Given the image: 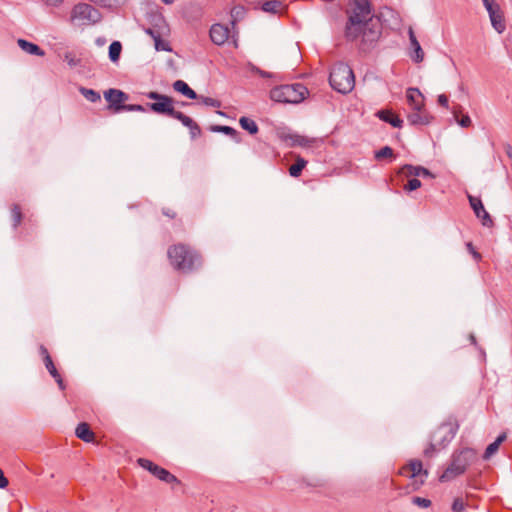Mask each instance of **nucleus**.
Listing matches in <instances>:
<instances>
[{"label":"nucleus","instance_id":"1","mask_svg":"<svg viewBox=\"0 0 512 512\" xmlns=\"http://www.w3.org/2000/svg\"><path fill=\"white\" fill-rule=\"evenodd\" d=\"M345 39L354 42L360 39L359 49L370 51L382 34V24L373 14L370 0H351L346 9Z\"/></svg>","mask_w":512,"mask_h":512},{"label":"nucleus","instance_id":"2","mask_svg":"<svg viewBox=\"0 0 512 512\" xmlns=\"http://www.w3.org/2000/svg\"><path fill=\"white\" fill-rule=\"evenodd\" d=\"M168 258L171 265L184 273H190L198 270L202 264L203 259L201 254L186 244H175L168 248Z\"/></svg>","mask_w":512,"mask_h":512},{"label":"nucleus","instance_id":"3","mask_svg":"<svg viewBox=\"0 0 512 512\" xmlns=\"http://www.w3.org/2000/svg\"><path fill=\"white\" fill-rule=\"evenodd\" d=\"M477 461V451L473 448H463L455 451L451 456V462L444 470L439 480L448 482L464 474L469 466Z\"/></svg>","mask_w":512,"mask_h":512},{"label":"nucleus","instance_id":"4","mask_svg":"<svg viewBox=\"0 0 512 512\" xmlns=\"http://www.w3.org/2000/svg\"><path fill=\"white\" fill-rule=\"evenodd\" d=\"M330 86L337 92L347 94L355 86V76L352 68L343 63H336L329 75Z\"/></svg>","mask_w":512,"mask_h":512},{"label":"nucleus","instance_id":"5","mask_svg":"<svg viewBox=\"0 0 512 512\" xmlns=\"http://www.w3.org/2000/svg\"><path fill=\"white\" fill-rule=\"evenodd\" d=\"M308 89L301 83L280 85L270 91L271 100L279 103L297 104L308 95Z\"/></svg>","mask_w":512,"mask_h":512},{"label":"nucleus","instance_id":"6","mask_svg":"<svg viewBox=\"0 0 512 512\" xmlns=\"http://www.w3.org/2000/svg\"><path fill=\"white\" fill-rule=\"evenodd\" d=\"M146 96L148 99L153 100V102L147 103L149 111L157 115H162L173 119H177L179 117L178 115L181 114L180 111L175 110L174 99L172 97L156 91H150L146 93Z\"/></svg>","mask_w":512,"mask_h":512},{"label":"nucleus","instance_id":"7","mask_svg":"<svg viewBox=\"0 0 512 512\" xmlns=\"http://www.w3.org/2000/svg\"><path fill=\"white\" fill-rule=\"evenodd\" d=\"M101 19L100 11L88 3L76 4L70 13V21L77 25H95Z\"/></svg>","mask_w":512,"mask_h":512},{"label":"nucleus","instance_id":"8","mask_svg":"<svg viewBox=\"0 0 512 512\" xmlns=\"http://www.w3.org/2000/svg\"><path fill=\"white\" fill-rule=\"evenodd\" d=\"M459 429V424L455 418L441 424L431 435L432 440L438 444L439 448H445L455 437Z\"/></svg>","mask_w":512,"mask_h":512},{"label":"nucleus","instance_id":"9","mask_svg":"<svg viewBox=\"0 0 512 512\" xmlns=\"http://www.w3.org/2000/svg\"><path fill=\"white\" fill-rule=\"evenodd\" d=\"M137 463L143 469L149 471L153 476H155L160 481H163L167 484L171 485H180L181 481L172 473H170L165 468L155 464L149 459L139 458Z\"/></svg>","mask_w":512,"mask_h":512},{"label":"nucleus","instance_id":"10","mask_svg":"<svg viewBox=\"0 0 512 512\" xmlns=\"http://www.w3.org/2000/svg\"><path fill=\"white\" fill-rule=\"evenodd\" d=\"M484 7L486 8L492 27L499 33H503L506 30V23L504 13L500 5L496 0H482Z\"/></svg>","mask_w":512,"mask_h":512},{"label":"nucleus","instance_id":"11","mask_svg":"<svg viewBox=\"0 0 512 512\" xmlns=\"http://www.w3.org/2000/svg\"><path fill=\"white\" fill-rule=\"evenodd\" d=\"M104 98L109 103L108 109L114 113L124 111L125 102L129 99V95L122 90L110 88L104 92Z\"/></svg>","mask_w":512,"mask_h":512},{"label":"nucleus","instance_id":"12","mask_svg":"<svg viewBox=\"0 0 512 512\" xmlns=\"http://www.w3.org/2000/svg\"><path fill=\"white\" fill-rule=\"evenodd\" d=\"M468 200L476 217L481 220L482 225L485 227H492L494 222L490 214L485 210L482 200L479 197L472 195H468Z\"/></svg>","mask_w":512,"mask_h":512},{"label":"nucleus","instance_id":"13","mask_svg":"<svg viewBox=\"0 0 512 512\" xmlns=\"http://www.w3.org/2000/svg\"><path fill=\"white\" fill-rule=\"evenodd\" d=\"M399 474L409 477L416 478L419 476H428V471L423 469L422 462L420 460H411L407 465L403 466L399 470Z\"/></svg>","mask_w":512,"mask_h":512},{"label":"nucleus","instance_id":"14","mask_svg":"<svg viewBox=\"0 0 512 512\" xmlns=\"http://www.w3.org/2000/svg\"><path fill=\"white\" fill-rule=\"evenodd\" d=\"M407 119L410 125L417 126L430 124L433 117L425 107H419L418 109H413L412 112L408 114Z\"/></svg>","mask_w":512,"mask_h":512},{"label":"nucleus","instance_id":"15","mask_svg":"<svg viewBox=\"0 0 512 512\" xmlns=\"http://www.w3.org/2000/svg\"><path fill=\"white\" fill-rule=\"evenodd\" d=\"M230 30L222 24H213L210 28L211 41L216 45H223L229 38Z\"/></svg>","mask_w":512,"mask_h":512},{"label":"nucleus","instance_id":"16","mask_svg":"<svg viewBox=\"0 0 512 512\" xmlns=\"http://www.w3.org/2000/svg\"><path fill=\"white\" fill-rule=\"evenodd\" d=\"M399 173L405 174L407 176H414V177L435 178V175L427 168H425L423 166H414L411 164L403 165L401 167Z\"/></svg>","mask_w":512,"mask_h":512},{"label":"nucleus","instance_id":"17","mask_svg":"<svg viewBox=\"0 0 512 512\" xmlns=\"http://www.w3.org/2000/svg\"><path fill=\"white\" fill-rule=\"evenodd\" d=\"M178 116L179 117L177 118V120L189 129L190 137L192 140L201 136L202 130L197 122H195L191 117L185 115L182 112Z\"/></svg>","mask_w":512,"mask_h":512},{"label":"nucleus","instance_id":"18","mask_svg":"<svg viewBox=\"0 0 512 512\" xmlns=\"http://www.w3.org/2000/svg\"><path fill=\"white\" fill-rule=\"evenodd\" d=\"M406 98L412 110L424 107V97L418 88H408Z\"/></svg>","mask_w":512,"mask_h":512},{"label":"nucleus","instance_id":"19","mask_svg":"<svg viewBox=\"0 0 512 512\" xmlns=\"http://www.w3.org/2000/svg\"><path fill=\"white\" fill-rule=\"evenodd\" d=\"M408 35H409L411 47L414 51V55H411V57L416 63H420L424 59V52H423V50L420 46V43L418 42V40L415 36V33L411 27L408 30Z\"/></svg>","mask_w":512,"mask_h":512},{"label":"nucleus","instance_id":"20","mask_svg":"<svg viewBox=\"0 0 512 512\" xmlns=\"http://www.w3.org/2000/svg\"><path fill=\"white\" fill-rule=\"evenodd\" d=\"M76 436L84 442L90 443L95 439V434L86 422H81L75 429Z\"/></svg>","mask_w":512,"mask_h":512},{"label":"nucleus","instance_id":"21","mask_svg":"<svg viewBox=\"0 0 512 512\" xmlns=\"http://www.w3.org/2000/svg\"><path fill=\"white\" fill-rule=\"evenodd\" d=\"M173 89L191 100L199 98V95L183 80H176L173 83Z\"/></svg>","mask_w":512,"mask_h":512},{"label":"nucleus","instance_id":"22","mask_svg":"<svg viewBox=\"0 0 512 512\" xmlns=\"http://www.w3.org/2000/svg\"><path fill=\"white\" fill-rule=\"evenodd\" d=\"M377 115L382 121L389 123L395 128H401L403 126V120L389 110H381Z\"/></svg>","mask_w":512,"mask_h":512},{"label":"nucleus","instance_id":"23","mask_svg":"<svg viewBox=\"0 0 512 512\" xmlns=\"http://www.w3.org/2000/svg\"><path fill=\"white\" fill-rule=\"evenodd\" d=\"M18 46L28 54L36 56H44L45 52L38 45L29 42L25 39H18Z\"/></svg>","mask_w":512,"mask_h":512},{"label":"nucleus","instance_id":"24","mask_svg":"<svg viewBox=\"0 0 512 512\" xmlns=\"http://www.w3.org/2000/svg\"><path fill=\"white\" fill-rule=\"evenodd\" d=\"M506 438V433H501L494 442L487 446L483 454V459L488 460L493 454H495L498 451L499 446L506 440Z\"/></svg>","mask_w":512,"mask_h":512},{"label":"nucleus","instance_id":"25","mask_svg":"<svg viewBox=\"0 0 512 512\" xmlns=\"http://www.w3.org/2000/svg\"><path fill=\"white\" fill-rule=\"evenodd\" d=\"M212 132H219L232 137L237 143L241 142L239 132L230 126L225 125H212L210 127Z\"/></svg>","mask_w":512,"mask_h":512},{"label":"nucleus","instance_id":"26","mask_svg":"<svg viewBox=\"0 0 512 512\" xmlns=\"http://www.w3.org/2000/svg\"><path fill=\"white\" fill-rule=\"evenodd\" d=\"M283 8H284V4H283V2H281L279 0H268V1H265L261 6V9L264 12L271 13V14L280 13L283 10Z\"/></svg>","mask_w":512,"mask_h":512},{"label":"nucleus","instance_id":"27","mask_svg":"<svg viewBox=\"0 0 512 512\" xmlns=\"http://www.w3.org/2000/svg\"><path fill=\"white\" fill-rule=\"evenodd\" d=\"M239 124L242 129L246 130L251 135H255L259 131L257 123L249 117H246V116L241 117L239 119Z\"/></svg>","mask_w":512,"mask_h":512},{"label":"nucleus","instance_id":"28","mask_svg":"<svg viewBox=\"0 0 512 512\" xmlns=\"http://www.w3.org/2000/svg\"><path fill=\"white\" fill-rule=\"evenodd\" d=\"M122 52V44L119 41H113L109 46V59L113 63H117Z\"/></svg>","mask_w":512,"mask_h":512},{"label":"nucleus","instance_id":"29","mask_svg":"<svg viewBox=\"0 0 512 512\" xmlns=\"http://www.w3.org/2000/svg\"><path fill=\"white\" fill-rule=\"evenodd\" d=\"M307 161L301 157H298L294 164L289 167L290 176L297 178L301 175L303 169L305 168Z\"/></svg>","mask_w":512,"mask_h":512},{"label":"nucleus","instance_id":"30","mask_svg":"<svg viewBox=\"0 0 512 512\" xmlns=\"http://www.w3.org/2000/svg\"><path fill=\"white\" fill-rule=\"evenodd\" d=\"M461 112V106L454 107L452 110L454 119L456 122L463 128H467L471 125L472 121L468 114L463 115L461 118L458 117L459 113Z\"/></svg>","mask_w":512,"mask_h":512},{"label":"nucleus","instance_id":"31","mask_svg":"<svg viewBox=\"0 0 512 512\" xmlns=\"http://www.w3.org/2000/svg\"><path fill=\"white\" fill-rule=\"evenodd\" d=\"M374 158L378 161L386 158L393 160L396 158V155L391 147L384 146L380 150L375 152Z\"/></svg>","mask_w":512,"mask_h":512},{"label":"nucleus","instance_id":"32","mask_svg":"<svg viewBox=\"0 0 512 512\" xmlns=\"http://www.w3.org/2000/svg\"><path fill=\"white\" fill-rule=\"evenodd\" d=\"M79 92L90 102L92 103H95V102H98L100 101L101 99V96H100V93L93 90V89H90V88H86V87H80L79 88Z\"/></svg>","mask_w":512,"mask_h":512},{"label":"nucleus","instance_id":"33","mask_svg":"<svg viewBox=\"0 0 512 512\" xmlns=\"http://www.w3.org/2000/svg\"><path fill=\"white\" fill-rule=\"evenodd\" d=\"M11 217H12V222H13L12 223L13 228L16 229L21 224L22 218H23V214H22L20 205H18V204L12 205Z\"/></svg>","mask_w":512,"mask_h":512},{"label":"nucleus","instance_id":"34","mask_svg":"<svg viewBox=\"0 0 512 512\" xmlns=\"http://www.w3.org/2000/svg\"><path fill=\"white\" fill-rule=\"evenodd\" d=\"M245 13H246V10L244 8V6L242 5H238V6H234L232 9H231V23L233 25H235L238 21L242 20L245 16Z\"/></svg>","mask_w":512,"mask_h":512},{"label":"nucleus","instance_id":"35","mask_svg":"<svg viewBox=\"0 0 512 512\" xmlns=\"http://www.w3.org/2000/svg\"><path fill=\"white\" fill-rule=\"evenodd\" d=\"M442 448L438 447V444L431 439L429 445L424 449V455L428 458L434 456V454L440 451Z\"/></svg>","mask_w":512,"mask_h":512},{"label":"nucleus","instance_id":"36","mask_svg":"<svg viewBox=\"0 0 512 512\" xmlns=\"http://www.w3.org/2000/svg\"><path fill=\"white\" fill-rule=\"evenodd\" d=\"M197 100H201V102L203 104H205L206 106H211V107H215V108L221 107V101L211 98V97L199 95V98Z\"/></svg>","mask_w":512,"mask_h":512},{"label":"nucleus","instance_id":"37","mask_svg":"<svg viewBox=\"0 0 512 512\" xmlns=\"http://www.w3.org/2000/svg\"><path fill=\"white\" fill-rule=\"evenodd\" d=\"M411 501L414 505L421 508H429L432 505L431 500L419 496L412 497Z\"/></svg>","mask_w":512,"mask_h":512},{"label":"nucleus","instance_id":"38","mask_svg":"<svg viewBox=\"0 0 512 512\" xmlns=\"http://www.w3.org/2000/svg\"><path fill=\"white\" fill-rule=\"evenodd\" d=\"M124 111L143 112V113H145V112L148 111V107H147V104L146 105H141V104H125Z\"/></svg>","mask_w":512,"mask_h":512},{"label":"nucleus","instance_id":"39","mask_svg":"<svg viewBox=\"0 0 512 512\" xmlns=\"http://www.w3.org/2000/svg\"><path fill=\"white\" fill-rule=\"evenodd\" d=\"M420 187H421V181L417 177H414L407 182V184L404 186V190L407 192H411Z\"/></svg>","mask_w":512,"mask_h":512},{"label":"nucleus","instance_id":"40","mask_svg":"<svg viewBox=\"0 0 512 512\" xmlns=\"http://www.w3.org/2000/svg\"><path fill=\"white\" fill-rule=\"evenodd\" d=\"M155 49L157 51H172V48L168 42L163 41L161 38L155 42Z\"/></svg>","mask_w":512,"mask_h":512},{"label":"nucleus","instance_id":"41","mask_svg":"<svg viewBox=\"0 0 512 512\" xmlns=\"http://www.w3.org/2000/svg\"><path fill=\"white\" fill-rule=\"evenodd\" d=\"M465 509V504L461 498H455L452 503V510L454 512H463Z\"/></svg>","mask_w":512,"mask_h":512},{"label":"nucleus","instance_id":"42","mask_svg":"<svg viewBox=\"0 0 512 512\" xmlns=\"http://www.w3.org/2000/svg\"><path fill=\"white\" fill-rule=\"evenodd\" d=\"M307 143H308V140L305 137H303V136L295 135L293 137V144L294 145L306 146Z\"/></svg>","mask_w":512,"mask_h":512},{"label":"nucleus","instance_id":"43","mask_svg":"<svg viewBox=\"0 0 512 512\" xmlns=\"http://www.w3.org/2000/svg\"><path fill=\"white\" fill-rule=\"evenodd\" d=\"M466 246H467V249L469 250V252L472 254L473 258H474L476 261L481 260V254H480L479 252H477V251L474 249V247H473V245H472V243H471V242H468V243L466 244Z\"/></svg>","mask_w":512,"mask_h":512},{"label":"nucleus","instance_id":"44","mask_svg":"<svg viewBox=\"0 0 512 512\" xmlns=\"http://www.w3.org/2000/svg\"><path fill=\"white\" fill-rule=\"evenodd\" d=\"M437 102L440 106L444 107V108H448L449 107V100H448V97L445 95V94H440L437 98Z\"/></svg>","mask_w":512,"mask_h":512},{"label":"nucleus","instance_id":"45","mask_svg":"<svg viewBox=\"0 0 512 512\" xmlns=\"http://www.w3.org/2000/svg\"><path fill=\"white\" fill-rule=\"evenodd\" d=\"M145 33L151 36L153 38L154 42H156L158 39L161 38V35L158 31L152 29V28H146Z\"/></svg>","mask_w":512,"mask_h":512},{"label":"nucleus","instance_id":"46","mask_svg":"<svg viewBox=\"0 0 512 512\" xmlns=\"http://www.w3.org/2000/svg\"><path fill=\"white\" fill-rule=\"evenodd\" d=\"M39 353L42 356L43 362L52 358L48 352V349L44 345L39 346Z\"/></svg>","mask_w":512,"mask_h":512},{"label":"nucleus","instance_id":"47","mask_svg":"<svg viewBox=\"0 0 512 512\" xmlns=\"http://www.w3.org/2000/svg\"><path fill=\"white\" fill-rule=\"evenodd\" d=\"M162 214L170 219H175L177 216V213L173 209L167 207L162 208Z\"/></svg>","mask_w":512,"mask_h":512},{"label":"nucleus","instance_id":"48","mask_svg":"<svg viewBox=\"0 0 512 512\" xmlns=\"http://www.w3.org/2000/svg\"><path fill=\"white\" fill-rule=\"evenodd\" d=\"M44 365L46 367V369L48 370L49 374L53 373L54 371L57 370V368L55 367L54 365V362L51 359H47L45 362H44Z\"/></svg>","mask_w":512,"mask_h":512},{"label":"nucleus","instance_id":"49","mask_svg":"<svg viewBox=\"0 0 512 512\" xmlns=\"http://www.w3.org/2000/svg\"><path fill=\"white\" fill-rule=\"evenodd\" d=\"M9 482L8 479L5 477L2 469L0 468V488L4 489L8 486Z\"/></svg>","mask_w":512,"mask_h":512},{"label":"nucleus","instance_id":"50","mask_svg":"<svg viewBox=\"0 0 512 512\" xmlns=\"http://www.w3.org/2000/svg\"><path fill=\"white\" fill-rule=\"evenodd\" d=\"M256 71H257V73H258L261 77H263V78H269V77H271V74H270L269 72H266V71L261 70V69H259V68H257V69H256Z\"/></svg>","mask_w":512,"mask_h":512},{"label":"nucleus","instance_id":"51","mask_svg":"<svg viewBox=\"0 0 512 512\" xmlns=\"http://www.w3.org/2000/svg\"><path fill=\"white\" fill-rule=\"evenodd\" d=\"M54 380L57 382L58 380H61L62 379V376L60 375V373L58 372V370L54 371L53 373L50 374Z\"/></svg>","mask_w":512,"mask_h":512},{"label":"nucleus","instance_id":"52","mask_svg":"<svg viewBox=\"0 0 512 512\" xmlns=\"http://www.w3.org/2000/svg\"><path fill=\"white\" fill-rule=\"evenodd\" d=\"M47 4L56 6L61 3L63 0H45Z\"/></svg>","mask_w":512,"mask_h":512},{"label":"nucleus","instance_id":"53","mask_svg":"<svg viewBox=\"0 0 512 512\" xmlns=\"http://www.w3.org/2000/svg\"><path fill=\"white\" fill-rule=\"evenodd\" d=\"M56 383L58 384V387L60 388V390H62V391L65 390L66 385L63 381V378L61 380H58Z\"/></svg>","mask_w":512,"mask_h":512},{"label":"nucleus","instance_id":"54","mask_svg":"<svg viewBox=\"0 0 512 512\" xmlns=\"http://www.w3.org/2000/svg\"><path fill=\"white\" fill-rule=\"evenodd\" d=\"M469 339H470L471 344H473L474 346H477V340H476V337L474 334H470Z\"/></svg>","mask_w":512,"mask_h":512},{"label":"nucleus","instance_id":"55","mask_svg":"<svg viewBox=\"0 0 512 512\" xmlns=\"http://www.w3.org/2000/svg\"><path fill=\"white\" fill-rule=\"evenodd\" d=\"M506 153H507V156L512 159V147H511V145H507Z\"/></svg>","mask_w":512,"mask_h":512},{"label":"nucleus","instance_id":"56","mask_svg":"<svg viewBox=\"0 0 512 512\" xmlns=\"http://www.w3.org/2000/svg\"><path fill=\"white\" fill-rule=\"evenodd\" d=\"M162 2L167 5H170V4H173L175 2V0H162Z\"/></svg>","mask_w":512,"mask_h":512},{"label":"nucleus","instance_id":"57","mask_svg":"<svg viewBox=\"0 0 512 512\" xmlns=\"http://www.w3.org/2000/svg\"><path fill=\"white\" fill-rule=\"evenodd\" d=\"M424 483V480L422 479L419 484H417L416 488H419Z\"/></svg>","mask_w":512,"mask_h":512},{"label":"nucleus","instance_id":"58","mask_svg":"<svg viewBox=\"0 0 512 512\" xmlns=\"http://www.w3.org/2000/svg\"><path fill=\"white\" fill-rule=\"evenodd\" d=\"M181 105H182V106H187V105H190V104H189V103H187V102H182V103H181Z\"/></svg>","mask_w":512,"mask_h":512}]
</instances>
